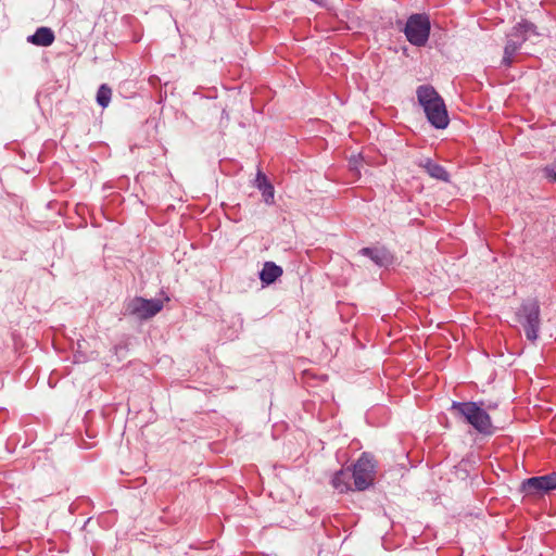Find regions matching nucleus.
<instances>
[{"label":"nucleus","mask_w":556,"mask_h":556,"mask_svg":"<svg viewBox=\"0 0 556 556\" xmlns=\"http://www.w3.org/2000/svg\"><path fill=\"white\" fill-rule=\"evenodd\" d=\"M282 274L283 270L280 266L274 262H266L260 271V279L263 285L268 286L274 283Z\"/></svg>","instance_id":"13"},{"label":"nucleus","mask_w":556,"mask_h":556,"mask_svg":"<svg viewBox=\"0 0 556 556\" xmlns=\"http://www.w3.org/2000/svg\"><path fill=\"white\" fill-rule=\"evenodd\" d=\"M359 254L369 257L376 265L388 266L392 262L391 253L384 248H363Z\"/></svg>","instance_id":"9"},{"label":"nucleus","mask_w":556,"mask_h":556,"mask_svg":"<svg viewBox=\"0 0 556 556\" xmlns=\"http://www.w3.org/2000/svg\"><path fill=\"white\" fill-rule=\"evenodd\" d=\"M375 469L376 462L374 456L364 452L351 470L354 480V489L357 491H364L372 485L376 476Z\"/></svg>","instance_id":"7"},{"label":"nucleus","mask_w":556,"mask_h":556,"mask_svg":"<svg viewBox=\"0 0 556 556\" xmlns=\"http://www.w3.org/2000/svg\"><path fill=\"white\" fill-rule=\"evenodd\" d=\"M483 403L477 402H452L450 412L453 416L470 425L479 433L491 435L494 432L491 416L482 407Z\"/></svg>","instance_id":"2"},{"label":"nucleus","mask_w":556,"mask_h":556,"mask_svg":"<svg viewBox=\"0 0 556 556\" xmlns=\"http://www.w3.org/2000/svg\"><path fill=\"white\" fill-rule=\"evenodd\" d=\"M540 314V304L535 299L523 301L516 313L517 321L523 327L526 337L531 342H534L539 337Z\"/></svg>","instance_id":"3"},{"label":"nucleus","mask_w":556,"mask_h":556,"mask_svg":"<svg viewBox=\"0 0 556 556\" xmlns=\"http://www.w3.org/2000/svg\"><path fill=\"white\" fill-rule=\"evenodd\" d=\"M112 89L106 85L102 84L97 91V103L101 108H106L111 102Z\"/></svg>","instance_id":"14"},{"label":"nucleus","mask_w":556,"mask_h":556,"mask_svg":"<svg viewBox=\"0 0 556 556\" xmlns=\"http://www.w3.org/2000/svg\"><path fill=\"white\" fill-rule=\"evenodd\" d=\"M263 195V200L266 204L271 205L275 202V189L270 181L264 184L257 188Z\"/></svg>","instance_id":"15"},{"label":"nucleus","mask_w":556,"mask_h":556,"mask_svg":"<svg viewBox=\"0 0 556 556\" xmlns=\"http://www.w3.org/2000/svg\"><path fill=\"white\" fill-rule=\"evenodd\" d=\"M542 172L544 173L545 178L549 181L556 182V164L545 166Z\"/></svg>","instance_id":"16"},{"label":"nucleus","mask_w":556,"mask_h":556,"mask_svg":"<svg viewBox=\"0 0 556 556\" xmlns=\"http://www.w3.org/2000/svg\"><path fill=\"white\" fill-rule=\"evenodd\" d=\"M55 40L54 31L50 27L41 26L27 37V41L38 47H49Z\"/></svg>","instance_id":"10"},{"label":"nucleus","mask_w":556,"mask_h":556,"mask_svg":"<svg viewBox=\"0 0 556 556\" xmlns=\"http://www.w3.org/2000/svg\"><path fill=\"white\" fill-rule=\"evenodd\" d=\"M351 479H353V475L350 468H344L339 471H337L332 479H331V485L334 490H337L339 493H346L349 491H352V484Z\"/></svg>","instance_id":"11"},{"label":"nucleus","mask_w":556,"mask_h":556,"mask_svg":"<svg viewBox=\"0 0 556 556\" xmlns=\"http://www.w3.org/2000/svg\"><path fill=\"white\" fill-rule=\"evenodd\" d=\"M268 181L269 180L267 176L261 169H258L255 179L252 181V185L257 189Z\"/></svg>","instance_id":"17"},{"label":"nucleus","mask_w":556,"mask_h":556,"mask_svg":"<svg viewBox=\"0 0 556 556\" xmlns=\"http://www.w3.org/2000/svg\"><path fill=\"white\" fill-rule=\"evenodd\" d=\"M534 29L535 26L528 21L518 23L516 26L511 28V30L507 34L506 45L504 47V55L502 59V65H504L505 67L511 66L515 54L528 40V34L530 31L533 33Z\"/></svg>","instance_id":"5"},{"label":"nucleus","mask_w":556,"mask_h":556,"mask_svg":"<svg viewBox=\"0 0 556 556\" xmlns=\"http://www.w3.org/2000/svg\"><path fill=\"white\" fill-rule=\"evenodd\" d=\"M419 105L424 109L428 122L437 129H445L450 118L442 97L431 85H421L416 90Z\"/></svg>","instance_id":"1"},{"label":"nucleus","mask_w":556,"mask_h":556,"mask_svg":"<svg viewBox=\"0 0 556 556\" xmlns=\"http://www.w3.org/2000/svg\"><path fill=\"white\" fill-rule=\"evenodd\" d=\"M163 306L164 303L160 299L148 300L142 296H134L124 302L122 314L138 320H147L159 314Z\"/></svg>","instance_id":"4"},{"label":"nucleus","mask_w":556,"mask_h":556,"mask_svg":"<svg viewBox=\"0 0 556 556\" xmlns=\"http://www.w3.org/2000/svg\"><path fill=\"white\" fill-rule=\"evenodd\" d=\"M419 166L422 167L430 177L445 182L450 181V174L447 170L431 159L421 160L419 162Z\"/></svg>","instance_id":"12"},{"label":"nucleus","mask_w":556,"mask_h":556,"mask_svg":"<svg viewBox=\"0 0 556 556\" xmlns=\"http://www.w3.org/2000/svg\"><path fill=\"white\" fill-rule=\"evenodd\" d=\"M556 489V472L531 477L522 481L521 492L529 496H539Z\"/></svg>","instance_id":"8"},{"label":"nucleus","mask_w":556,"mask_h":556,"mask_svg":"<svg viewBox=\"0 0 556 556\" xmlns=\"http://www.w3.org/2000/svg\"><path fill=\"white\" fill-rule=\"evenodd\" d=\"M431 23L427 14H412L403 28L407 41L416 47H424L430 36Z\"/></svg>","instance_id":"6"}]
</instances>
